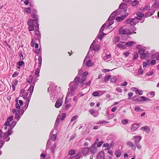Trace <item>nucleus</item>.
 Returning <instances> with one entry per match:
<instances>
[{
  "label": "nucleus",
  "mask_w": 159,
  "mask_h": 159,
  "mask_svg": "<svg viewBox=\"0 0 159 159\" xmlns=\"http://www.w3.org/2000/svg\"><path fill=\"white\" fill-rule=\"evenodd\" d=\"M57 86L55 85L54 84H51L48 89V92L51 91L50 94V99L53 102H55L58 98H60L61 95H63L61 92L60 88H56Z\"/></svg>",
  "instance_id": "f257e3e1"
},
{
  "label": "nucleus",
  "mask_w": 159,
  "mask_h": 159,
  "mask_svg": "<svg viewBox=\"0 0 159 159\" xmlns=\"http://www.w3.org/2000/svg\"><path fill=\"white\" fill-rule=\"evenodd\" d=\"M32 17L34 18V19H30L27 22L29 25L28 30L29 31H32L34 30V25H39L38 20L39 16L37 15L33 14L31 15Z\"/></svg>",
  "instance_id": "f03ea898"
},
{
  "label": "nucleus",
  "mask_w": 159,
  "mask_h": 159,
  "mask_svg": "<svg viewBox=\"0 0 159 159\" xmlns=\"http://www.w3.org/2000/svg\"><path fill=\"white\" fill-rule=\"evenodd\" d=\"M142 20V19L135 16L134 18H129L126 20L125 21L126 23L127 24H129L131 26H134L137 23L139 22V20Z\"/></svg>",
  "instance_id": "7ed1b4c3"
},
{
  "label": "nucleus",
  "mask_w": 159,
  "mask_h": 159,
  "mask_svg": "<svg viewBox=\"0 0 159 159\" xmlns=\"http://www.w3.org/2000/svg\"><path fill=\"white\" fill-rule=\"evenodd\" d=\"M119 11H114L110 15L108 18L107 21L109 22V24L107 25V28L110 27L112 25L114 22V21L113 20H114L116 16V14L118 13H119Z\"/></svg>",
  "instance_id": "20e7f679"
},
{
  "label": "nucleus",
  "mask_w": 159,
  "mask_h": 159,
  "mask_svg": "<svg viewBox=\"0 0 159 159\" xmlns=\"http://www.w3.org/2000/svg\"><path fill=\"white\" fill-rule=\"evenodd\" d=\"M88 75V72L87 71H85L83 72V70L81 68L78 70V73L77 76H82V77L80 79V82H83V81H85L87 78V76Z\"/></svg>",
  "instance_id": "39448f33"
},
{
  "label": "nucleus",
  "mask_w": 159,
  "mask_h": 159,
  "mask_svg": "<svg viewBox=\"0 0 159 159\" xmlns=\"http://www.w3.org/2000/svg\"><path fill=\"white\" fill-rule=\"evenodd\" d=\"M74 84L75 85H78L79 83H80L81 84V87L83 86L84 85H89L91 83V80L89 81L87 83H84V81H83V82H80V77L78 76H76L74 79Z\"/></svg>",
  "instance_id": "423d86ee"
},
{
  "label": "nucleus",
  "mask_w": 159,
  "mask_h": 159,
  "mask_svg": "<svg viewBox=\"0 0 159 159\" xmlns=\"http://www.w3.org/2000/svg\"><path fill=\"white\" fill-rule=\"evenodd\" d=\"M119 34L120 35L126 34L131 35L133 34L132 32L130 31V30L128 29H123L121 28L119 30Z\"/></svg>",
  "instance_id": "0eeeda50"
},
{
  "label": "nucleus",
  "mask_w": 159,
  "mask_h": 159,
  "mask_svg": "<svg viewBox=\"0 0 159 159\" xmlns=\"http://www.w3.org/2000/svg\"><path fill=\"white\" fill-rule=\"evenodd\" d=\"M63 95H62L61 98H58L55 103V106L56 108H59L61 107L62 104V98L63 97Z\"/></svg>",
  "instance_id": "6e6552de"
},
{
  "label": "nucleus",
  "mask_w": 159,
  "mask_h": 159,
  "mask_svg": "<svg viewBox=\"0 0 159 159\" xmlns=\"http://www.w3.org/2000/svg\"><path fill=\"white\" fill-rule=\"evenodd\" d=\"M105 157V153L104 151H101L99 152L97 155V159H104Z\"/></svg>",
  "instance_id": "1a4fd4ad"
},
{
  "label": "nucleus",
  "mask_w": 159,
  "mask_h": 159,
  "mask_svg": "<svg viewBox=\"0 0 159 159\" xmlns=\"http://www.w3.org/2000/svg\"><path fill=\"white\" fill-rule=\"evenodd\" d=\"M39 25H34V27L35 28V29L34 30V34L36 35L37 37H39L41 36V34L39 30Z\"/></svg>",
  "instance_id": "9d476101"
},
{
  "label": "nucleus",
  "mask_w": 159,
  "mask_h": 159,
  "mask_svg": "<svg viewBox=\"0 0 159 159\" xmlns=\"http://www.w3.org/2000/svg\"><path fill=\"white\" fill-rule=\"evenodd\" d=\"M141 125V123H134L132 126L131 128V131H134L138 129Z\"/></svg>",
  "instance_id": "9b49d317"
},
{
  "label": "nucleus",
  "mask_w": 159,
  "mask_h": 159,
  "mask_svg": "<svg viewBox=\"0 0 159 159\" xmlns=\"http://www.w3.org/2000/svg\"><path fill=\"white\" fill-rule=\"evenodd\" d=\"M89 152L92 154H95L97 152V148L94 145H92L89 148Z\"/></svg>",
  "instance_id": "f8f14e48"
},
{
  "label": "nucleus",
  "mask_w": 159,
  "mask_h": 159,
  "mask_svg": "<svg viewBox=\"0 0 159 159\" xmlns=\"http://www.w3.org/2000/svg\"><path fill=\"white\" fill-rule=\"evenodd\" d=\"M73 84H74V81L70 82L69 84V86H70V90L71 93L75 90V86H76L75 85H74L71 86V85H72Z\"/></svg>",
  "instance_id": "ddd939ff"
},
{
  "label": "nucleus",
  "mask_w": 159,
  "mask_h": 159,
  "mask_svg": "<svg viewBox=\"0 0 159 159\" xmlns=\"http://www.w3.org/2000/svg\"><path fill=\"white\" fill-rule=\"evenodd\" d=\"M133 138L134 139L135 143H139L142 138L141 136H134Z\"/></svg>",
  "instance_id": "4468645a"
},
{
  "label": "nucleus",
  "mask_w": 159,
  "mask_h": 159,
  "mask_svg": "<svg viewBox=\"0 0 159 159\" xmlns=\"http://www.w3.org/2000/svg\"><path fill=\"white\" fill-rule=\"evenodd\" d=\"M35 83L36 81H35L34 80H33V82L31 83L30 87L28 89V91L29 92H31V91H32V92L33 91L34 87L35 85Z\"/></svg>",
  "instance_id": "2eb2a0df"
},
{
  "label": "nucleus",
  "mask_w": 159,
  "mask_h": 159,
  "mask_svg": "<svg viewBox=\"0 0 159 159\" xmlns=\"http://www.w3.org/2000/svg\"><path fill=\"white\" fill-rule=\"evenodd\" d=\"M12 133L7 131V132H5L3 134V137L4 140H6L7 137L10 135H11Z\"/></svg>",
  "instance_id": "dca6fc26"
},
{
  "label": "nucleus",
  "mask_w": 159,
  "mask_h": 159,
  "mask_svg": "<svg viewBox=\"0 0 159 159\" xmlns=\"http://www.w3.org/2000/svg\"><path fill=\"white\" fill-rule=\"evenodd\" d=\"M120 12L119 13L121 14V16H124V18L125 19L129 15V12H127V11H120Z\"/></svg>",
  "instance_id": "f3484780"
},
{
  "label": "nucleus",
  "mask_w": 159,
  "mask_h": 159,
  "mask_svg": "<svg viewBox=\"0 0 159 159\" xmlns=\"http://www.w3.org/2000/svg\"><path fill=\"white\" fill-rule=\"evenodd\" d=\"M89 151V148L88 147H85L82 149V153L84 155H86L88 153Z\"/></svg>",
  "instance_id": "a211bd4d"
},
{
  "label": "nucleus",
  "mask_w": 159,
  "mask_h": 159,
  "mask_svg": "<svg viewBox=\"0 0 159 159\" xmlns=\"http://www.w3.org/2000/svg\"><path fill=\"white\" fill-rule=\"evenodd\" d=\"M136 15L137 17L142 19V18L144 16V13L140 11H137L136 13Z\"/></svg>",
  "instance_id": "6ab92c4d"
},
{
  "label": "nucleus",
  "mask_w": 159,
  "mask_h": 159,
  "mask_svg": "<svg viewBox=\"0 0 159 159\" xmlns=\"http://www.w3.org/2000/svg\"><path fill=\"white\" fill-rule=\"evenodd\" d=\"M140 129L142 130L145 131L147 133H149L150 130V128L148 126L142 127Z\"/></svg>",
  "instance_id": "aec40b11"
},
{
  "label": "nucleus",
  "mask_w": 159,
  "mask_h": 159,
  "mask_svg": "<svg viewBox=\"0 0 159 159\" xmlns=\"http://www.w3.org/2000/svg\"><path fill=\"white\" fill-rule=\"evenodd\" d=\"M155 11H151L146 13L144 16V18L148 17L152 15L155 12Z\"/></svg>",
  "instance_id": "412c9836"
},
{
  "label": "nucleus",
  "mask_w": 159,
  "mask_h": 159,
  "mask_svg": "<svg viewBox=\"0 0 159 159\" xmlns=\"http://www.w3.org/2000/svg\"><path fill=\"white\" fill-rule=\"evenodd\" d=\"M138 98L136 99V102H144V100H145V98L143 96H138Z\"/></svg>",
  "instance_id": "4be33fe9"
},
{
  "label": "nucleus",
  "mask_w": 159,
  "mask_h": 159,
  "mask_svg": "<svg viewBox=\"0 0 159 159\" xmlns=\"http://www.w3.org/2000/svg\"><path fill=\"white\" fill-rule=\"evenodd\" d=\"M16 64L18 65L17 68L20 69L21 66L24 65L25 63L23 61H20L17 62Z\"/></svg>",
  "instance_id": "5701e85b"
},
{
  "label": "nucleus",
  "mask_w": 159,
  "mask_h": 159,
  "mask_svg": "<svg viewBox=\"0 0 159 159\" xmlns=\"http://www.w3.org/2000/svg\"><path fill=\"white\" fill-rule=\"evenodd\" d=\"M109 22L107 20L106 21L105 23L104 24H103L102 26L101 27L99 32H102L104 29L105 27L106 26V25H107L109 24Z\"/></svg>",
  "instance_id": "b1692460"
},
{
  "label": "nucleus",
  "mask_w": 159,
  "mask_h": 159,
  "mask_svg": "<svg viewBox=\"0 0 159 159\" xmlns=\"http://www.w3.org/2000/svg\"><path fill=\"white\" fill-rule=\"evenodd\" d=\"M57 136V134H53L49 135L50 138L49 139H50V138L51 140H52L53 141H55L56 139Z\"/></svg>",
  "instance_id": "393cba45"
},
{
  "label": "nucleus",
  "mask_w": 159,
  "mask_h": 159,
  "mask_svg": "<svg viewBox=\"0 0 159 159\" xmlns=\"http://www.w3.org/2000/svg\"><path fill=\"white\" fill-rule=\"evenodd\" d=\"M21 116L18 112H16L15 113L14 118L17 120V121H18L20 118Z\"/></svg>",
  "instance_id": "a878e982"
},
{
  "label": "nucleus",
  "mask_w": 159,
  "mask_h": 159,
  "mask_svg": "<svg viewBox=\"0 0 159 159\" xmlns=\"http://www.w3.org/2000/svg\"><path fill=\"white\" fill-rule=\"evenodd\" d=\"M127 7V4L125 3L121 4L119 6V8L120 9H125Z\"/></svg>",
  "instance_id": "bb28decb"
},
{
  "label": "nucleus",
  "mask_w": 159,
  "mask_h": 159,
  "mask_svg": "<svg viewBox=\"0 0 159 159\" xmlns=\"http://www.w3.org/2000/svg\"><path fill=\"white\" fill-rule=\"evenodd\" d=\"M100 47L99 44H97L95 45L94 48H93V50H94L95 51H98L100 49Z\"/></svg>",
  "instance_id": "cd10ccee"
},
{
  "label": "nucleus",
  "mask_w": 159,
  "mask_h": 159,
  "mask_svg": "<svg viewBox=\"0 0 159 159\" xmlns=\"http://www.w3.org/2000/svg\"><path fill=\"white\" fill-rule=\"evenodd\" d=\"M23 97V98L26 101V102H29L30 100V97H27L25 96V95H24L23 94H22L21 96Z\"/></svg>",
  "instance_id": "c85d7f7f"
},
{
  "label": "nucleus",
  "mask_w": 159,
  "mask_h": 159,
  "mask_svg": "<svg viewBox=\"0 0 159 159\" xmlns=\"http://www.w3.org/2000/svg\"><path fill=\"white\" fill-rule=\"evenodd\" d=\"M148 56L147 53L146 52H145L144 53L141 54V55L140 56V58L141 60H143L145 59L146 57Z\"/></svg>",
  "instance_id": "c756f323"
},
{
  "label": "nucleus",
  "mask_w": 159,
  "mask_h": 159,
  "mask_svg": "<svg viewBox=\"0 0 159 159\" xmlns=\"http://www.w3.org/2000/svg\"><path fill=\"white\" fill-rule=\"evenodd\" d=\"M121 153L120 152V151L119 150H118L115 151V155L116 157H120L121 156Z\"/></svg>",
  "instance_id": "7c9ffc66"
},
{
  "label": "nucleus",
  "mask_w": 159,
  "mask_h": 159,
  "mask_svg": "<svg viewBox=\"0 0 159 159\" xmlns=\"http://www.w3.org/2000/svg\"><path fill=\"white\" fill-rule=\"evenodd\" d=\"M106 35V34H105L103 32H102L98 35V39H99L100 40H101L102 39L104 35Z\"/></svg>",
  "instance_id": "2f4dec72"
},
{
  "label": "nucleus",
  "mask_w": 159,
  "mask_h": 159,
  "mask_svg": "<svg viewBox=\"0 0 159 159\" xmlns=\"http://www.w3.org/2000/svg\"><path fill=\"white\" fill-rule=\"evenodd\" d=\"M125 16H117L116 17V20L117 21H121L123 20L125 18H124V17Z\"/></svg>",
  "instance_id": "473e14b6"
},
{
  "label": "nucleus",
  "mask_w": 159,
  "mask_h": 159,
  "mask_svg": "<svg viewBox=\"0 0 159 159\" xmlns=\"http://www.w3.org/2000/svg\"><path fill=\"white\" fill-rule=\"evenodd\" d=\"M25 111L26 110H25V109L22 108L21 109H19L18 110V112L19 115H20V116H22Z\"/></svg>",
  "instance_id": "72a5a7b5"
},
{
  "label": "nucleus",
  "mask_w": 159,
  "mask_h": 159,
  "mask_svg": "<svg viewBox=\"0 0 159 159\" xmlns=\"http://www.w3.org/2000/svg\"><path fill=\"white\" fill-rule=\"evenodd\" d=\"M134 43V42L133 41L127 42L125 43V45L128 46H131Z\"/></svg>",
  "instance_id": "f704fd0d"
},
{
  "label": "nucleus",
  "mask_w": 159,
  "mask_h": 159,
  "mask_svg": "<svg viewBox=\"0 0 159 159\" xmlns=\"http://www.w3.org/2000/svg\"><path fill=\"white\" fill-rule=\"evenodd\" d=\"M60 120V118L58 117V116L57 117V119L56 120L54 127L55 128L57 127L59 122V121Z\"/></svg>",
  "instance_id": "c9c22d12"
},
{
  "label": "nucleus",
  "mask_w": 159,
  "mask_h": 159,
  "mask_svg": "<svg viewBox=\"0 0 159 159\" xmlns=\"http://www.w3.org/2000/svg\"><path fill=\"white\" fill-rule=\"evenodd\" d=\"M145 51V49L144 48H141L140 49H139V50L138 51V53H139V54L140 55H141V54H142L143 53H144Z\"/></svg>",
  "instance_id": "e433bc0d"
},
{
  "label": "nucleus",
  "mask_w": 159,
  "mask_h": 159,
  "mask_svg": "<svg viewBox=\"0 0 159 159\" xmlns=\"http://www.w3.org/2000/svg\"><path fill=\"white\" fill-rule=\"evenodd\" d=\"M110 81L112 83H115L116 80V76H113L111 78V77Z\"/></svg>",
  "instance_id": "4c0bfd02"
},
{
  "label": "nucleus",
  "mask_w": 159,
  "mask_h": 159,
  "mask_svg": "<svg viewBox=\"0 0 159 159\" xmlns=\"http://www.w3.org/2000/svg\"><path fill=\"white\" fill-rule=\"evenodd\" d=\"M75 153V151L74 149H71L68 152V155H73Z\"/></svg>",
  "instance_id": "58836bf2"
},
{
  "label": "nucleus",
  "mask_w": 159,
  "mask_h": 159,
  "mask_svg": "<svg viewBox=\"0 0 159 159\" xmlns=\"http://www.w3.org/2000/svg\"><path fill=\"white\" fill-rule=\"evenodd\" d=\"M117 46L118 48H121L122 50H124L126 48V47L125 45H122L120 43L118 44Z\"/></svg>",
  "instance_id": "ea45409f"
},
{
  "label": "nucleus",
  "mask_w": 159,
  "mask_h": 159,
  "mask_svg": "<svg viewBox=\"0 0 159 159\" xmlns=\"http://www.w3.org/2000/svg\"><path fill=\"white\" fill-rule=\"evenodd\" d=\"M85 65L88 66H92L91 63V60L90 59L88 60V61L86 62Z\"/></svg>",
  "instance_id": "a19ab883"
},
{
  "label": "nucleus",
  "mask_w": 159,
  "mask_h": 159,
  "mask_svg": "<svg viewBox=\"0 0 159 159\" xmlns=\"http://www.w3.org/2000/svg\"><path fill=\"white\" fill-rule=\"evenodd\" d=\"M108 116H107V119L108 120H110L113 118L114 116V114H111L109 115L108 113H107Z\"/></svg>",
  "instance_id": "79ce46f5"
},
{
  "label": "nucleus",
  "mask_w": 159,
  "mask_h": 159,
  "mask_svg": "<svg viewBox=\"0 0 159 159\" xmlns=\"http://www.w3.org/2000/svg\"><path fill=\"white\" fill-rule=\"evenodd\" d=\"M40 69L37 68L35 70V75L37 76V77L39 76V73L40 72Z\"/></svg>",
  "instance_id": "37998d69"
},
{
  "label": "nucleus",
  "mask_w": 159,
  "mask_h": 159,
  "mask_svg": "<svg viewBox=\"0 0 159 159\" xmlns=\"http://www.w3.org/2000/svg\"><path fill=\"white\" fill-rule=\"evenodd\" d=\"M139 57L138 52H134V57H133V59L134 60H135L137 58Z\"/></svg>",
  "instance_id": "c03bdc74"
},
{
  "label": "nucleus",
  "mask_w": 159,
  "mask_h": 159,
  "mask_svg": "<svg viewBox=\"0 0 159 159\" xmlns=\"http://www.w3.org/2000/svg\"><path fill=\"white\" fill-rule=\"evenodd\" d=\"M103 147L107 148V149L108 150L109 149L111 148V146H110L109 144L108 143H105L103 145Z\"/></svg>",
  "instance_id": "a18cd8bd"
},
{
  "label": "nucleus",
  "mask_w": 159,
  "mask_h": 159,
  "mask_svg": "<svg viewBox=\"0 0 159 159\" xmlns=\"http://www.w3.org/2000/svg\"><path fill=\"white\" fill-rule=\"evenodd\" d=\"M56 147V145L55 143H54L52 147L51 148V151L52 152L53 154L54 153V152H55V149Z\"/></svg>",
  "instance_id": "49530a36"
},
{
  "label": "nucleus",
  "mask_w": 159,
  "mask_h": 159,
  "mask_svg": "<svg viewBox=\"0 0 159 159\" xmlns=\"http://www.w3.org/2000/svg\"><path fill=\"white\" fill-rule=\"evenodd\" d=\"M19 55L20 57V59L21 60H23L24 58L23 55L22 54L21 51H19Z\"/></svg>",
  "instance_id": "de8ad7c7"
},
{
  "label": "nucleus",
  "mask_w": 159,
  "mask_h": 159,
  "mask_svg": "<svg viewBox=\"0 0 159 159\" xmlns=\"http://www.w3.org/2000/svg\"><path fill=\"white\" fill-rule=\"evenodd\" d=\"M135 93L137 94H139V95H142L143 93V91L137 89V90L135 91Z\"/></svg>",
  "instance_id": "09e8293b"
},
{
  "label": "nucleus",
  "mask_w": 159,
  "mask_h": 159,
  "mask_svg": "<svg viewBox=\"0 0 159 159\" xmlns=\"http://www.w3.org/2000/svg\"><path fill=\"white\" fill-rule=\"evenodd\" d=\"M130 30H131L132 31H133V34L134 33L136 34V32H135L134 31H136L137 30L136 28L134 26H131V27L130 28Z\"/></svg>",
  "instance_id": "8fccbe9b"
},
{
  "label": "nucleus",
  "mask_w": 159,
  "mask_h": 159,
  "mask_svg": "<svg viewBox=\"0 0 159 159\" xmlns=\"http://www.w3.org/2000/svg\"><path fill=\"white\" fill-rule=\"evenodd\" d=\"M33 77L31 75H30V78L29 80H27V82L31 83L33 82Z\"/></svg>",
  "instance_id": "3c124183"
},
{
  "label": "nucleus",
  "mask_w": 159,
  "mask_h": 159,
  "mask_svg": "<svg viewBox=\"0 0 159 159\" xmlns=\"http://www.w3.org/2000/svg\"><path fill=\"white\" fill-rule=\"evenodd\" d=\"M134 110L136 111H143V109L140 108L139 107H135Z\"/></svg>",
  "instance_id": "603ef678"
},
{
  "label": "nucleus",
  "mask_w": 159,
  "mask_h": 159,
  "mask_svg": "<svg viewBox=\"0 0 159 159\" xmlns=\"http://www.w3.org/2000/svg\"><path fill=\"white\" fill-rule=\"evenodd\" d=\"M120 37L118 36H116L115 37L114 39V43H116L120 41Z\"/></svg>",
  "instance_id": "864d4df0"
},
{
  "label": "nucleus",
  "mask_w": 159,
  "mask_h": 159,
  "mask_svg": "<svg viewBox=\"0 0 159 159\" xmlns=\"http://www.w3.org/2000/svg\"><path fill=\"white\" fill-rule=\"evenodd\" d=\"M9 126L10 128L8 129L7 131H9V132L12 134L13 133V131L12 130L13 129L14 127L11 125H10Z\"/></svg>",
  "instance_id": "5fc2aeb1"
},
{
  "label": "nucleus",
  "mask_w": 159,
  "mask_h": 159,
  "mask_svg": "<svg viewBox=\"0 0 159 159\" xmlns=\"http://www.w3.org/2000/svg\"><path fill=\"white\" fill-rule=\"evenodd\" d=\"M51 144V140L49 139L47 143L46 148L47 149L50 146Z\"/></svg>",
  "instance_id": "6e6d98bb"
},
{
  "label": "nucleus",
  "mask_w": 159,
  "mask_h": 159,
  "mask_svg": "<svg viewBox=\"0 0 159 159\" xmlns=\"http://www.w3.org/2000/svg\"><path fill=\"white\" fill-rule=\"evenodd\" d=\"M139 3V2L137 0H134L132 2V5L133 6H135L137 5Z\"/></svg>",
  "instance_id": "4d7b16f0"
},
{
  "label": "nucleus",
  "mask_w": 159,
  "mask_h": 159,
  "mask_svg": "<svg viewBox=\"0 0 159 159\" xmlns=\"http://www.w3.org/2000/svg\"><path fill=\"white\" fill-rule=\"evenodd\" d=\"M92 94L94 97H98L99 96V94L98 91L93 92Z\"/></svg>",
  "instance_id": "13d9d810"
},
{
  "label": "nucleus",
  "mask_w": 159,
  "mask_h": 159,
  "mask_svg": "<svg viewBox=\"0 0 159 159\" xmlns=\"http://www.w3.org/2000/svg\"><path fill=\"white\" fill-rule=\"evenodd\" d=\"M138 74L139 75L143 74V71L142 70V68L141 67L138 70Z\"/></svg>",
  "instance_id": "bf43d9fd"
},
{
  "label": "nucleus",
  "mask_w": 159,
  "mask_h": 159,
  "mask_svg": "<svg viewBox=\"0 0 159 159\" xmlns=\"http://www.w3.org/2000/svg\"><path fill=\"white\" fill-rule=\"evenodd\" d=\"M29 103V102H26L25 105L23 106L22 108L25 109V110H26V109L28 107Z\"/></svg>",
  "instance_id": "052dcab7"
},
{
  "label": "nucleus",
  "mask_w": 159,
  "mask_h": 159,
  "mask_svg": "<svg viewBox=\"0 0 159 159\" xmlns=\"http://www.w3.org/2000/svg\"><path fill=\"white\" fill-rule=\"evenodd\" d=\"M111 76V75H108L106 76L104 78V80L105 82L107 81L110 79Z\"/></svg>",
  "instance_id": "680f3d73"
},
{
  "label": "nucleus",
  "mask_w": 159,
  "mask_h": 159,
  "mask_svg": "<svg viewBox=\"0 0 159 159\" xmlns=\"http://www.w3.org/2000/svg\"><path fill=\"white\" fill-rule=\"evenodd\" d=\"M66 114L65 113H62L61 115V120H63L66 117Z\"/></svg>",
  "instance_id": "e2e57ef3"
},
{
  "label": "nucleus",
  "mask_w": 159,
  "mask_h": 159,
  "mask_svg": "<svg viewBox=\"0 0 159 159\" xmlns=\"http://www.w3.org/2000/svg\"><path fill=\"white\" fill-rule=\"evenodd\" d=\"M13 116H11L7 118V120L10 122L13 120Z\"/></svg>",
  "instance_id": "0e129e2a"
},
{
  "label": "nucleus",
  "mask_w": 159,
  "mask_h": 159,
  "mask_svg": "<svg viewBox=\"0 0 159 159\" xmlns=\"http://www.w3.org/2000/svg\"><path fill=\"white\" fill-rule=\"evenodd\" d=\"M19 73L18 71H16L12 74V77L14 78L18 75Z\"/></svg>",
  "instance_id": "69168bd1"
},
{
  "label": "nucleus",
  "mask_w": 159,
  "mask_h": 159,
  "mask_svg": "<svg viewBox=\"0 0 159 159\" xmlns=\"http://www.w3.org/2000/svg\"><path fill=\"white\" fill-rule=\"evenodd\" d=\"M41 51V48H40L39 49L37 48L36 50H35L34 52L38 54L40 53V52Z\"/></svg>",
  "instance_id": "338daca9"
},
{
  "label": "nucleus",
  "mask_w": 159,
  "mask_h": 159,
  "mask_svg": "<svg viewBox=\"0 0 159 159\" xmlns=\"http://www.w3.org/2000/svg\"><path fill=\"white\" fill-rule=\"evenodd\" d=\"M121 122L124 124H127L128 123V120L126 119H123L122 120Z\"/></svg>",
  "instance_id": "774afa93"
}]
</instances>
